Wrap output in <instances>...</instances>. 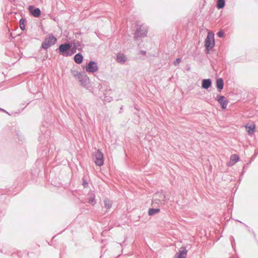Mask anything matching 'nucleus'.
<instances>
[{
  "label": "nucleus",
  "mask_w": 258,
  "mask_h": 258,
  "mask_svg": "<svg viewBox=\"0 0 258 258\" xmlns=\"http://www.w3.org/2000/svg\"><path fill=\"white\" fill-rule=\"evenodd\" d=\"M217 35L219 37H223L224 36V33L222 31H221L217 33Z\"/></svg>",
  "instance_id": "393cba45"
},
{
  "label": "nucleus",
  "mask_w": 258,
  "mask_h": 258,
  "mask_svg": "<svg viewBox=\"0 0 258 258\" xmlns=\"http://www.w3.org/2000/svg\"><path fill=\"white\" fill-rule=\"evenodd\" d=\"M83 55L80 53H77L74 57L75 61L78 64L81 63L83 61Z\"/></svg>",
  "instance_id": "2eb2a0df"
},
{
  "label": "nucleus",
  "mask_w": 258,
  "mask_h": 258,
  "mask_svg": "<svg viewBox=\"0 0 258 258\" xmlns=\"http://www.w3.org/2000/svg\"><path fill=\"white\" fill-rule=\"evenodd\" d=\"M0 110H2V109L0 108Z\"/></svg>",
  "instance_id": "bb28decb"
},
{
  "label": "nucleus",
  "mask_w": 258,
  "mask_h": 258,
  "mask_svg": "<svg viewBox=\"0 0 258 258\" xmlns=\"http://www.w3.org/2000/svg\"><path fill=\"white\" fill-rule=\"evenodd\" d=\"M137 32L139 36L141 37H144L146 36L148 31L146 28L140 26V27L137 28Z\"/></svg>",
  "instance_id": "9b49d317"
},
{
  "label": "nucleus",
  "mask_w": 258,
  "mask_h": 258,
  "mask_svg": "<svg viewBox=\"0 0 258 258\" xmlns=\"http://www.w3.org/2000/svg\"><path fill=\"white\" fill-rule=\"evenodd\" d=\"M87 183L86 182L84 181V182H83V185H84V186H86V185H87Z\"/></svg>",
  "instance_id": "a878e982"
},
{
  "label": "nucleus",
  "mask_w": 258,
  "mask_h": 258,
  "mask_svg": "<svg viewBox=\"0 0 258 258\" xmlns=\"http://www.w3.org/2000/svg\"><path fill=\"white\" fill-rule=\"evenodd\" d=\"M246 128L247 132L249 134H251L254 132V125H246Z\"/></svg>",
  "instance_id": "a211bd4d"
},
{
  "label": "nucleus",
  "mask_w": 258,
  "mask_h": 258,
  "mask_svg": "<svg viewBox=\"0 0 258 258\" xmlns=\"http://www.w3.org/2000/svg\"><path fill=\"white\" fill-rule=\"evenodd\" d=\"M181 61V59L180 58H177L173 62L175 66L178 65Z\"/></svg>",
  "instance_id": "b1692460"
},
{
  "label": "nucleus",
  "mask_w": 258,
  "mask_h": 258,
  "mask_svg": "<svg viewBox=\"0 0 258 258\" xmlns=\"http://www.w3.org/2000/svg\"><path fill=\"white\" fill-rule=\"evenodd\" d=\"M83 86H87L90 82L89 77L84 72H82L79 77L77 78Z\"/></svg>",
  "instance_id": "423d86ee"
},
{
  "label": "nucleus",
  "mask_w": 258,
  "mask_h": 258,
  "mask_svg": "<svg viewBox=\"0 0 258 258\" xmlns=\"http://www.w3.org/2000/svg\"><path fill=\"white\" fill-rule=\"evenodd\" d=\"M105 207L107 209H109L112 206V202L108 200L104 201Z\"/></svg>",
  "instance_id": "412c9836"
},
{
  "label": "nucleus",
  "mask_w": 258,
  "mask_h": 258,
  "mask_svg": "<svg viewBox=\"0 0 258 258\" xmlns=\"http://www.w3.org/2000/svg\"><path fill=\"white\" fill-rule=\"evenodd\" d=\"M87 72L94 74L99 70V67L97 63L94 61H90L85 66L83 67Z\"/></svg>",
  "instance_id": "f03ea898"
},
{
  "label": "nucleus",
  "mask_w": 258,
  "mask_h": 258,
  "mask_svg": "<svg viewBox=\"0 0 258 258\" xmlns=\"http://www.w3.org/2000/svg\"><path fill=\"white\" fill-rule=\"evenodd\" d=\"M89 203L90 204L93 205L95 204V197L94 196L90 197L89 198Z\"/></svg>",
  "instance_id": "4be33fe9"
},
{
  "label": "nucleus",
  "mask_w": 258,
  "mask_h": 258,
  "mask_svg": "<svg viewBox=\"0 0 258 258\" xmlns=\"http://www.w3.org/2000/svg\"><path fill=\"white\" fill-rule=\"evenodd\" d=\"M187 254V251L184 248H181L175 256V258H185Z\"/></svg>",
  "instance_id": "f8f14e48"
},
{
  "label": "nucleus",
  "mask_w": 258,
  "mask_h": 258,
  "mask_svg": "<svg viewBox=\"0 0 258 258\" xmlns=\"http://www.w3.org/2000/svg\"><path fill=\"white\" fill-rule=\"evenodd\" d=\"M56 41V39L53 35H50L48 38H46L42 44V47L44 49H47L51 46L54 45Z\"/></svg>",
  "instance_id": "20e7f679"
},
{
  "label": "nucleus",
  "mask_w": 258,
  "mask_h": 258,
  "mask_svg": "<svg viewBox=\"0 0 258 258\" xmlns=\"http://www.w3.org/2000/svg\"><path fill=\"white\" fill-rule=\"evenodd\" d=\"M217 100L223 109H225L228 104V100L223 96H217Z\"/></svg>",
  "instance_id": "6e6552de"
},
{
  "label": "nucleus",
  "mask_w": 258,
  "mask_h": 258,
  "mask_svg": "<svg viewBox=\"0 0 258 258\" xmlns=\"http://www.w3.org/2000/svg\"><path fill=\"white\" fill-rule=\"evenodd\" d=\"M212 84V82L210 79H204L202 81V87L203 88L208 89L209 88Z\"/></svg>",
  "instance_id": "ddd939ff"
},
{
  "label": "nucleus",
  "mask_w": 258,
  "mask_h": 258,
  "mask_svg": "<svg viewBox=\"0 0 258 258\" xmlns=\"http://www.w3.org/2000/svg\"><path fill=\"white\" fill-rule=\"evenodd\" d=\"M71 47V45L69 43H65L61 44L59 47V51L60 53L63 54L64 56L70 55V54L67 53Z\"/></svg>",
  "instance_id": "0eeeda50"
},
{
  "label": "nucleus",
  "mask_w": 258,
  "mask_h": 258,
  "mask_svg": "<svg viewBox=\"0 0 258 258\" xmlns=\"http://www.w3.org/2000/svg\"><path fill=\"white\" fill-rule=\"evenodd\" d=\"M20 28L22 30H24L25 29V26L24 25V23L22 20H20Z\"/></svg>",
  "instance_id": "5701e85b"
},
{
  "label": "nucleus",
  "mask_w": 258,
  "mask_h": 258,
  "mask_svg": "<svg viewBox=\"0 0 258 258\" xmlns=\"http://www.w3.org/2000/svg\"><path fill=\"white\" fill-rule=\"evenodd\" d=\"M116 60L118 63L120 64H124L127 60V58L123 53H118L116 55Z\"/></svg>",
  "instance_id": "1a4fd4ad"
},
{
  "label": "nucleus",
  "mask_w": 258,
  "mask_h": 258,
  "mask_svg": "<svg viewBox=\"0 0 258 258\" xmlns=\"http://www.w3.org/2000/svg\"><path fill=\"white\" fill-rule=\"evenodd\" d=\"M238 156L235 154L233 155L230 157V161L228 163L229 166H232L235 164L238 160Z\"/></svg>",
  "instance_id": "4468645a"
},
{
  "label": "nucleus",
  "mask_w": 258,
  "mask_h": 258,
  "mask_svg": "<svg viewBox=\"0 0 258 258\" xmlns=\"http://www.w3.org/2000/svg\"><path fill=\"white\" fill-rule=\"evenodd\" d=\"M93 159L96 165L100 166L103 164V155L99 150L93 154Z\"/></svg>",
  "instance_id": "7ed1b4c3"
},
{
  "label": "nucleus",
  "mask_w": 258,
  "mask_h": 258,
  "mask_svg": "<svg viewBox=\"0 0 258 258\" xmlns=\"http://www.w3.org/2000/svg\"><path fill=\"white\" fill-rule=\"evenodd\" d=\"M205 45L206 49L209 51L215 45V39L214 34L211 32L209 31L205 41Z\"/></svg>",
  "instance_id": "f257e3e1"
},
{
  "label": "nucleus",
  "mask_w": 258,
  "mask_h": 258,
  "mask_svg": "<svg viewBox=\"0 0 258 258\" xmlns=\"http://www.w3.org/2000/svg\"><path fill=\"white\" fill-rule=\"evenodd\" d=\"M159 212L158 209H150L149 210L148 213L149 215H153Z\"/></svg>",
  "instance_id": "aec40b11"
},
{
  "label": "nucleus",
  "mask_w": 258,
  "mask_h": 258,
  "mask_svg": "<svg viewBox=\"0 0 258 258\" xmlns=\"http://www.w3.org/2000/svg\"><path fill=\"white\" fill-rule=\"evenodd\" d=\"M29 10L31 14L35 17H39L41 12L39 8H35L33 6H29Z\"/></svg>",
  "instance_id": "9d476101"
},
{
  "label": "nucleus",
  "mask_w": 258,
  "mask_h": 258,
  "mask_svg": "<svg viewBox=\"0 0 258 258\" xmlns=\"http://www.w3.org/2000/svg\"><path fill=\"white\" fill-rule=\"evenodd\" d=\"M225 5V0H218L217 3V7L218 9L223 8Z\"/></svg>",
  "instance_id": "f3484780"
},
{
  "label": "nucleus",
  "mask_w": 258,
  "mask_h": 258,
  "mask_svg": "<svg viewBox=\"0 0 258 258\" xmlns=\"http://www.w3.org/2000/svg\"><path fill=\"white\" fill-rule=\"evenodd\" d=\"M155 200H158L161 204H165L169 200L168 196L165 192H158L154 195Z\"/></svg>",
  "instance_id": "39448f33"
},
{
  "label": "nucleus",
  "mask_w": 258,
  "mask_h": 258,
  "mask_svg": "<svg viewBox=\"0 0 258 258\" xmlns=\"http://www.w3.org/2000/svg\"><path fill=\"white\" fill-rule=\"evenodd\" d=\"M224 83L223 81L221 78H219L217 80L216 86L217 88L220 91L223 88Z\"/></svg>",
  "instance_id": "dca6fc26"
},
{
  "label": "nucleus",
  "mask_w": 258,
  "mask_h": 258,
  "mask_svg": "<svg viewBox=\"0 0 258 258\" xmlns=\"http://www.w3.org/2000/svg\"><path fill=\"white\" fill-rule=\"evenodd\" d=\"M71 74H72V75L76 78L77 79L79 76L80 75V74H81V72H78L77 70H72L71 71Z\"/></svg>",
  "instance_id": "6ab92c4d"
}]
</instances>
